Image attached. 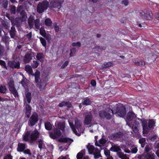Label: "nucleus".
<instances>
[{"mask_svg": "<svg viewBox=\"0 0 159 159\" xmlns=\"http://www.w3.org/2000/svg\"><path fill=\"white\" fill-rule=\"evenodd\" d=\"M106 142L107 140L105 139L102 138L98 141H96L95 144L96 146L101 147L103 146Z\"/></svg>", "mask_w": 159, "mask_h": 159, "instance_id": "18", "label": "nucleus"}, {"mask_svg": "<svg viewBox=\"0 0 159 159\" xmlns=\"http://www.w3.org/2000/svg\"><path fill=\"white\" fill-rule=\"evenodd\" d=\"M38 142L39 147L40 149L43 148L45 146V144L43 141L41 139H40L39 140Z\"/></svg>", "mask_w": 159, "mask_h": 159, "instance_id": "35", "label": "nucleus"}, {"mask_svg": "<svg viewBox=\"0 0 159 159\" xmlns=\"http://www.w3.org/2000/svg\"><path fill=\"white\" fill-rule=\"evenodd\" d=\"M54 26V28L56 32H58L59 30V27L57 25V24L56 23H54L53 24Z\"/></svg>", "mask_w": 159, "mask_h": 159, "instance_id": "51", "label": "nucleus"}, {"mask_svg": "<svg viewBox=\"0 0 159 159\" xmlns=\"http://www.w3.org/2000/svg\"><path fill=\"white\" fill-rule=\"evenodd\" d=\"M133 119L136 120V116L135 114L132 112H130L128 113L127 115L126 120L127 124L129 127L132 128L133 131L135 133H137L138 132V130L137 128L139 123L136 121H134L132 124L130 123V122Z\"/></svg>", "mask_w": 159, "mask_h": 159, "instance_id": "2", "label": "nucleus"}, {"mask_svg": "<svg viewBox=\"0 0 159 159\" xmlns=\"http://www.w3.org/2000/svg\"><path fill=\"white\" fill-rule=\"evenodd\" d=\"M8 85L10 91L13 95L15 97H18V93L14 87L13 81L12 80H11L8 83Z\"/></svg>", "mask_w": 159, "mask_h": 159, "instance_id": "11", "label": "nucleus"}, {"mask_svg": "<svg viewBox=\"0 0 159 159\" xmlns=\"http://www.w3.org/2000/svg\"><path fill=\"white\" fill-rule=\"evenodd\" d=\"M8 64L12 68H20V64L18 62H15V61H9Z\"/></svg>", "mask_w": 159, "mask_h": 159, "instance_id": "17", "label": "nucleus"}, {"mask_svg": "<svg viewBox=\"0 0 159 159\" xmlns=\"http://www.w3.org/2000/svg\"><path fill=\"white\" fill-rule=\"evenodd\" d=\"M133 62L136 65L138 66H144L145 65V61L143 60L138 61L134 60L133 61Z\"/></svg>", "mask_w": 159, "mask_h": 159, "instance_id": "27", "label": "nucleus"}, {"mask_svg": "<svg viewBox=\"0 0 159 159\" xmlns=\"http://www.w3.org/2000/svg\"><path fill=\"white\" fill-rule=\"evenodd\" d=\"M84 153V151L83 150L81 152H79L77 155V159H82Z\"/></svg>", "mask_w": 159, "mask_h": 159, "instance_id": "36", "label": "nucleus"}, {"mask_svg": "<svg viewBox=\"0 0 159 159\" xmlns=\"http://www.w3.org/2000/svg\"><path fill=\"white\" fill-rule=\"evenodd\" d=\"M10 11L11 12L14 14L16 13V7L14 6H11L10 7Z\"/></svg>", "mask_w": 159, "mask_h": 159, "instance_id": "43", "label": "nucleus"}, {"mask_svg": "<svg viewBox=\"0 0 159 159\" xmlns=\"http://www.w3.org/2000/svg\"><path fill=\"white\" fill-rule=\"evenodd\" d=\"M31 111H26L25 116L27 118L29 117L30 115Z\"/></svg>", "mask_w": 159, "mask_h": 159, "instance_id": "54", "label": "nucleus"}, {"mask_svg": "<svg viewBox=\"0 0 159 159\" xmlns=\"http://www.w3.org/2000/svg\"><path fill=\"white\" fill-rule=\"evenodd\" d=\"M95 49H97L98 51H100L102 50H105V48H101L100 47H97L95 48Z\"/></svg>", "mask_w": 159, "mask_h": 159, "instance_id": "62", "label": "nucleus"}, {"mask_svg": "<svg viewBox=\"0 0 159 159\" xmlns=\"http://www.w3.org/2000/svg\"><path fill=\"white\" fill-rule=\"evenodd\" d=\"M90 103L91 102L89 99H86L84 100L83 102V105H89Z\"/></svg>", "mask_w": 159, "mask_h": 159, "instance_id": "45", "label": "nucleus"}, {"mask_svg": "<svg viewBox=\"0 0 159 159\" xmlns=\"http://www.w3.org/2000/svg\"><path fill=\"white\" fill-rule=\"evenodd\" d=\"M46 85V81L41 80V83L38 85V87L41 91H43L45 89V87Z\"/></svg>", "mask_w": 159, "mask_h": 159, "instance_id": "23", "label": "nucleus"}, {"mask_svg": "<svg viewBox=\"0 0 159 159\" xmlns=\"http://www.w3.org/2000/svg\"><path fill=\"white\" fill-rule=\"evenodd\" d=\"M39 135L40 133L36 129L33 131H28L23 135V140L25 141L29 139L34 141L39 138Z\"/></svg>", "mask_w": 159, "mask_h": 159, "instance_id": "4", "label": "nucleus"}, {"mask_svg": "<svg viewBox=\"0 0 159 159\" xmlns=\"http://www.w3.org/2000/svg\"><path fill=\"white\" fill-rule=\"evenodd\" d=\"M27 16L25 12L24 11H22L20 13V20L21 21H24L26 20Z\"/></svg>", "mask_w": 159, "mask_h": 159, "instance_id": "21", "label": "nucleus"}, {"mask_svg": "<svg viewBox=\"0 0 159 159\" xmlns=\"http://www.w3.org/2000/svg\"><path fill=\"white\" fill-rule=\"evenodd\" d=\"M93 121V117L91 114L89 113L85 116L84 120V123L85 125H88L92 123Z\"/></svg>", "mask_w": 159, "mask_h": 159, "instance_id": "14", "label": "nucleus"}, {"mask_svg": "<svg viewBox=\"0 0 159 159\" xmlns=\"http://www.w3.org/2000/svg\"><path fill=\"white\" fill-rule=\"evenodd\" d=\"M104 152L106 156L107 157L110 156V152L109 150H105Z\"/></svg>", "mask_w": 159, "mask_h": 159, "instance_id": "47", "label": "nucleus"}, {"mask_svg": "<svg viewBox=\"0 0 159 159\" xmlns=\"http://www.w3.org/2000/svg\"><path fill=\"white\" fill-rule=\"evenodd\" d=\"M31 59V57L29 54H26L24 58V61L27 63L29 62Z\"/></svg>", "mask_w": 159, "mask_h": 159, "instance_id": "31", "label": "nucleus"}, {"mask_svg": "<svg viewBox=\"0 0 159 159\" xmlns=\"http://www.w3.org/2000/svg\"><path fill=\"white\" fill-rule=\"evenodd\" d=\"M26 36L28 38V39L29 40H30L31 39V37H32V34L31 33H30L29 34H27L26 35Z\"/></svg>", "mask_w": 159, "mask_h": 159, "instance_id": "58", "label": "nucleus"}, {"mask_svg": "<svg viewBox=\"0 0 159 159\" xmlns=\"http://www.w3.org/2000/svg\"><path fill=\"white\" fill-rule=\"evenodd\" d=\"M155 17L159 20V13H157L155 14Z\"/></svg>", "mask_w": 159, "mask_h": 159, "instance_id": "64", "label": "nucleus"}, {"mask_svg": "<svg viewBox=\"0 0 159 159\" xmlns=\"http://www.w3.org/2000/svg\"><path fill=\"white\" fill-rule=\"evenodd\" d=\"M112 63L111 62H105L104 63L103 67L105 68H107L112 66Z\"/></svg>", "mask_w": 159, "mask_h": 159, "instance_id": "38", "label": "nucleus"}, {"mask_svg": "<svg viewBox=\"0 0 159 159\" xmlns=\"http://www.w3.org/2000/svg\"><path fill=\"white\" fill-rule=\"evenodd\" d=\"M58 106L60 107H67L68 108H70L71 107V105L69 102H63L60 103Z\"/></svg>", "mask_w": 159, "mask_h": 159, "instance_id": "24", "label": "nucleus"}, {"mask_svg": "<svg viewBox=\"0 0 159 159\" xmlns=\"http://www.w3.org/2000/svg\"><path fill=\"white\" fill-rule=\"evenodd\" d=\"M72 45L73 47H80L81 46V43L79 42H78L77 43H73Z\"/></svg>", "mask_w": 159, "mask_h": 159, "instance_id": "49", "label": "nucleus"}, {"mask_svg": "<svg viewBox=\"0 0 159 159\" xmlns=\"http://www.w3.org/2000/svg\"><path fill=\"white\" fill-rule=\"evenodd\" d=\"M45 25L48 26H51L52 24V22L49 18H47L45 21Z\"/></svg>", "mask_w": 159, "mask_h": 159, "instance_id": "33", "label": "nucleus"}, {"mask_svg": "<svg viewBox=\"0 0 159 159\" xmlns=\"http://www.w3.org/2000/svg\"><path fill=\"white\" fill-rule=\"evenodd\" d=\"M147 159H154V155H152L151 156H149L148 157H146Z\"/></svg>", "mask_w": 159, "mask_h": 159, "instance_id": "60", "label": "nucleus"}, {"mask_svg": "<svg viewBox=\"0 0 159 159\" xmlns=\"http://www.w3.org/2000/svg\"><path fill=\"white\" fill-rule=\"evenodd\" d=\"M76 52V49L75 48H73L71 49L70 51V56H73V54Z\"/></svg>", "mask_w": 159, "mask_h": 159, "instance_id": "50", "label": "nucleus"}, {"mask_svg": "<svg viewBox=\"0 0 159 159\" xmlns=\"http://www.w3.org/2000/svg\"><path fill=\"white\" fill-rule=\"evenodd\" d=\"M75 126L74 125L73 123L70 121V120H69V124L73 133L76 135H79V134L77 133V132L76 130L75 127L79 131H81L80 127L81 126L82 123L81 122L79 121L77 119H75Z\"/></svg>", "mask_w": 159, "mask_h": 159, "instance_id": "7", "label": "nucleus"}, {"mask_svg": "<svg viewBox=\"0 0 159 159\" xmlns=\"http://www.w3.org/2000/svg\"><path fill=\"white\" fill-rule=\"evenodd\" d=\"M68 64V61H66L65 62V63L62 65L61 67V68H64L66 67V66H67V65Z\"/></svg>", "mask_w": 159, "mask_h": 159, "instance_id": "53", "label": "nucleus"}, {"mask_svg": "<svg viewBox=\"0 0 159 159\" xmlns=\"http://www.w3.org/2000/svg\"><path fill=\"white\" fill-rule=\"evenodd\" d=\"M48 3L47 0L40 2L37 7V11L39 13H42L47 9Z\"/></svg>", "mask_w": 159, "mask_h": 159, "instance_id": "9", "label": "nucleus"}, {"mask_svg": "<svg viewBox=\"0 0 159 159\" xmlns=\"http://www.w3.org/2000/svg\"><path fill=\"white\" fill-rule=\"evenodd\" d=\"M39 65L38 62L36 61H33L32 64V66L34 68H36Z\"/></svg>", "mask_w": 159, "mask_h": 159, "instance_id": "48", "label": "nucleus"}, {"mask_svg": "<svg viewBox=\"0 0 159 159\" xmlns=\"http://www.w3.org/2000/svg\"><path fill=\"white\" fill-rule=\"evenodd\" d=\"M16 30L15 28H12L11 30L10 31V33L11 38H13L15 34Z\"/></svg>", "mask_w": 159, "mask_h": 159, "instance_id": "40", "label": "nucleus"}, {"mask_svg": "<svg viewBox=\"0 0 159 159\" xmlns=\"http://www.w3.org/2000/svg\"><path fill=\"white\" fill-rule=\"evenodd\" d=\"M136 145H133L131 146L130 148L131 150V152L133 153H136L138 151Z\"/></svg>", "mask_w": 159, "mask_h": 159, "instance_id": "30", "label": "nucleus"}, {"mask_svg": "<svg viewBox=\"0 0 159 159\" xmlns=\"http://www.w3.org/2000/svg\"><path fill=\"white\" fill-rule=\"evenodd\" d=\"M111 113L115 114L117 116L122 117L125 115L126 113L125 108L122 104H118L116 102H113L107 105L106 111H100L99 115L102 118L110 119L111 117Z\"/></svg>", "mask_w": 159, "mask_h": 159, "instance_id": "1", "label": "nucleus"}, {"mask_svg": "<svg viewBox=\"0 0 159 159\" xmlns=\"http://www.w3.org/2000/svg\"><path fill=\"white\" fill-rule=\"evenodd\" d=\"M3 159H12V157L11 155H8L6 156Z\"/></svg>", "mask_w": 159, "mask_h": 159, "instance_id": "57", "label": "nucleus"}, {"mask_svg": "<svg viewBox=\"0 0 159 159\" xmlns=\"http://www.w3.org/2000/svg\"><path fill=\"white\" fill-rule=\"evenodd\" d=\"M58 159H70L68 157V155H66L65 157L61 156L58 158Z\"/></svg>", "mask_w": 159, "mask_h": 159, "instance_id": "55", "label": "nucleus"}, {"mask_svg": "<svg viewBox=\"0 0 159 159\" xmlns=\"http://www.w3.org/2000/svg\"><path fill=\"white\" fill-rule=\"evenodd\" d=\"M59 141L60 142L67 143L69 145H70L73 141V140L72 139L65 137L61 138L59 139Z\"/></svg>", "mask_w": 159, "mask_h": 159, "instance_id": "19", "label": "nucleus"}, {"mask_svg": "<svg viewBox=\"0 0 159 159\" xmlns=\"http://www.w3.org/2000/svg\"><path fill=\"white\" fill-rule=\"evenodd\" d=\"M86 147L89 153L93 154L95 158L98 159L101 157L100 151L98 148H95L93 146L90 145V144H89Z\"/></svg>", "mask_w": 159, "mask_h": 159, "instance_id": "6", "label": "nucleus"}, {"mask_svg": "<svg viewBox=\"0 0 159 159\" xmlns=\"http://www.w3.org/2000/svg\"><path fill=\"white\" fill-rule=\"evenodd\" d=\"M140 14L143 18L146 20L150 19L152 16V12L150 10H148L146 13L142 11L140 12Z\"/></svg>", "mask_w": 159, "mask_h": 159, "instance_id": "13", "label": "nucleus"}, {"mask_svg": "<svg viewBox=\"0 0 159 159\" xmlns=\"http://www.w3.org/2000/svg\"><path fill=\"white\" fill-rule=\"evenodd\" d=\"M25 71L29 74L34 75V74L33 73V70L31 66L29 65H27L25 66Z\"/></svg>", "mask_w": 159, "mask_h": 159, "instance_id": "26", "label": "nucleus"}, {"mask_svg": "<svg viewBox=\"0 0 159 159\" xmlns=\"http://www.w3.org/2000/svg\"><path fill=\"white\" fill-rule=\"evenodd\" d=\"M23 152L24 154H28L29 156H30L31 155V151L29 149H27L24 150Z\"/></svg>", "mask_w": 159, "mask_h": 159, "instance_id": "46", "label": "nucleus"}, {"mask_svg": "<svg viewBox=\"0 0 159 159\" xmlns=\"http://www.w3.org/2000/svg\"><path fill=\"white\" fill-rule=\"evenodd\" d=\"M41 43L43 46L45 47L46 45V42L45 39L42 37L39 38Z\"/></svg>", "mask_w": 159, "mask_h": 159, "instance_id": "42", "label": "nucleus"}, {"mask_svg": "<svg viewBox=\"0 0 159 159\" xmlns=\"http://www.w3.org/2000/svg\"><path fill=\"white\" fill-rule=\"evenodd\" d=\"M123 136V134L122 133L119 132L112 135L111 136V138L113 140H115L122 137Z\"/></svg>", "mask_w": 159, "mask_h": 159, "instance_id": "22", "label": "nucleus"}, {"mask_svg": "<svg viewBox=\"0 0 159 159\" xmlns=\"http://www.w3.org/2000/svg\"><path fill=\"white\" fill-rule=\"evenodd\" d=\"M8 5L7 0H0V6H2L6 9Z\"/></svg>", "mask_w": 159, "mask_h": 159, "instance_id": "29", "label": "nucleus"}, {"mask_svg": "<svg viewBox=\"0 0 159 159\" xmlns=\"http://www.w3.org/2000/svg\"><path fill=\"white\" fill-rule=\"evenodd\" d=\"M26 148V145L25 143H19L18 145L17 150L20 152H23Z\"/></svg>", "mask_w": 159, "mask_h": 159, "instance_id": "25", "label": "nucleus"}, {"mask_svg": "<svg viewBox=\"0 0 159 159\" xmlns=\"http://www.w3.org/2000/svg\"><path fill=\"white\" fill-rule=\"evenodd\" d=\"M141 121L144 133H147L150 129H153L155 126V122L153 120H149L148 125L147 120H143Z\"/></svg>", "mask_w": 159, "mask_h": 159, "instance_id": "5", "label": "nucleus"}, {"mask_svg": "<svg viewBox=\"0 0 159 159\" xmlns=\"http://www.w3.org/2000/svg\"><path fill=\"white\" fill-rule=\"evenodd\" d=\"M117 154L120 158L121 159H129V158L127 156L126 154H125L124 153L121 152H118L117 153Z\"/></svg>", "mask_w": 159, "mask_h": 159, "instance_id": "28", "label": "nucleus"}, {"mask_svg": "<svg viewBox=\"0 0 159 159\" xmlns=\"http://www.w3.org/2000/svg\"><path fill=\"white\" fill-rule=\"evenodd\" d=\"M110 150L111 151L116 152L117 153L118 152H120L121 150L120 147L116 145H112L110 148Z\"/></svg>", "mask_w": 159, "mask_h": 159, "instance_id": "20", "label": "nucleus"}, {"mask_svg": "<svg viewBox=\"0 0 159 159\" xmlns=\"http://www.w3.org/2000/svg\"><path fill=\"white\" fill-rule=\"evenodd\" d=\"M6 91V88L4 86H0V93H4Z\"/></svg>", "mask_w": 159, "mask_h": 159, "instance_id": "41", "label": "nucleus"}, {"mask_svg": "<svg viewBox=\"0 0 159 159\" xmlns=\"http://www.w3.org/2000/svg\"><path fill=\"white\" fill-rule=\"evenodd\" d=\"M56 129L53 132L50 133V136L53 139H55L60 137L61 133L60 130L62 131L64 130L65 127V123L64 122H57L55 123Z\"/></svg>", "mask_w": 159, "mask_h": 159, "instance_id": "3", "label": "nucleus"}, {"mask_svg": "<svg viewBox=\"0 0 159 159\" xmlns=\"http://www.w3.org/2000/svg\"><path fill=\"white\" fill-rule=\"evenodd\" d=\"M37 59L40 61L43 62V55L41 53H38L37 54L36 56Z\"/></svg>", "mask_w": 159, "mask_h": 159, "instance_id": "37", "label": "nucleus"}, {"mask_svg": "<svg viewBox=\"0 0 159 159\" xmlns=\"http://www.w3.org/2000/svg\"><path fill=\"white\" fill-rule=\"evenodd\" d=\"M31 94L30 92H27L25 94V97L24 98V102L25 104H26L25 110L26 111H31V107L28 104H26L27 102L28 103H30L31 102Z\"/></svg>", "mask_w": 159, "mask_h": 159, "instance_id": "10", "label": "nucleus"}, {"mask_svg": "<svg viewBox=\"0 0 159 159\" xmlns=\"http://www.w3.org/2000/svg\"><path fill=\"white\" fill-rule=\"evenodd\" d=\"M38 121V117L37 114L35 113H34L30 117L28 124L29 125L33 126Z\"/></svg>", "mask_w": 159, "mask_h": 159, "instance_id": "12", "label": "nucleus"}, {"mask_svg": "<svg viewBox=\"0 0 159 159\" xmlns=\"http://www.w3.org/2000/svg\"><path fill=\"white\" fill-rule=\"evenodd\" d=\"M28 23L30 28L33 27L34 24L36 29H39V28L40 25L39 20V19L34 20L33 16H30L29 18Z\"/></svg>", "mask_w": 159, "mask_h": 159, "instance_id": "8", "label": "nucleus"}, {"mask_svg": "<svg viewBox=\"0 0 159 159\" xmlns=\"http://www.w3.org/2000/svg\"><path fill=\"white\" fill-rule=\"evenodd\" d=\"M151 150V148L149 146H146L145 148V150L146 152L144 153V154L142 155L141 158H144L145 159H147L146 157H148L149 156H150L152 155H154V157L155 155L154 154H152V153H148V152Z\"/></svg>", "mask_w": 159, "mask_h": 159, "instance_id": "16", "label": "nucleus"}, {"mask_svg": "<svg viewBox=\"0 0 159 159\" xmlns=\"http://www.w3.org/2000/svg\"><path fill=\"white\" fill-rule=\"evenodd\" d=\"M22 75L23 76V80L21 81V83L23 85H24V83L26 81V79L25 77H24L23 75Z\"/></svg>", "mask_w": 159, "mask_h": 159, "instance_id": "56", "label": "nucleus"}, {"mask_svg": "<svg viewBox=\"0 0 159 159\" xmlns=\"http://www.w3.org/2000/svg\"><path fill=\"white\" fill-rule=\"evenodd\" d=\"M122 149L124 150L125 152L129 153L130 152V151L128 149H125L123 148Z\"/></svg>", "mask_w": 159, "mask_h": 159, "instance_id": "61", "label": "nucleus"}, {"mask_svg": "<svg viewBox=\"0 0 159 159\" xmlns=\"http://www.w3.org/2000/svg\"><path fill=\"white\" fill-rule=\"evenodd\" d=\"M39 75H40V72L39 71H36L35 72L34 76L35 78V82L36 83L38 82L39 78Z\"/></svg>", "mask_w": 159, "mask_h": 159, "instance_id": "34", "label": "nucleus"}, {"mask_svg": "<svg viewBox=\"0 0 159 159\" xmlns=\"http://www.w3.org/2000/svg\"><path fill=\"white\" fill-rule=\"evenodd\" d=\"M0 64L2 66H4L5 64L4 61L0 60Z\"/></svg>", "mask_w": 159, "mask_h": 159, "instance_id": "63", "label": "nucleus"}, {"mask_svg": "<svg viewBox=\"0 0 159 159\" xmlns=\"http://www.w3.org/2000/svg\"><path fill=\"white\" fill-rule=\"evenodd\" d=\"M39 31H40V34L42 35L43 36H45V35H46L45 31V30H44V29L43 28H41L39 29Z\"/></svg>", "mask_w": 159, "mask_h": 159, "instance_id": "44", "label": "nucleus"}, {"mask_svg": "<svg viewBox=\"0 0 159 159\" xmlns=\"http://www.w3.org/2000/svg\"><path fill=\"white\" fill-rule=\"evenodd\" d=\"M91 84L93 86H95L96 85V82L95 80H93L91 81Z\"/></svg>", "mask_w": 159, "mask_h": 159, "instance_id": "59", "label": "nucleus"}, {"mask_svg": "<svg viewBox=\"0 0 159 159\" xmlns=\"http://www.w3.org/2000/svg\"><path fill=\"white\" fill-rule=\"evenodd\" d=\"M122 3L125 6H127L129 4V2L128 0H124L122 1Z\"/></svg>", "mask_w": 159, "mask_h": 159, "instance_id": "52", "label": "nucleus"}, {"mask_svg": "<svg viewBox=\"0 0 159 159\" xmlns=\"http://www.w3.org/2000/svg\"><path fill=\"white\" fill-rule=\"evenodd\" d=\"M63 2V0H61L60 1H52L50 3V7L51 8H57L59 9L61 7V3Z\"/></svg>", "mask_w": 159, "mask_h": 159, "instance_id": "15", "label": "nucleus"}, {"mask_svg": "<svg viewBox=\"0 0 159 159\" xmlns=\"http://www.w3.org/2000/svg\"><path fill=\"white\" fill-rule=\"evenodd\" d=\"M145 138H141L139 140V142L141 144V146L143 148L144 146L145 142Z\"/></svg>", "mask_w": 159, "mask_h": 159, "instance_id": "39", "label": "nucleus"}, {"mask_svg": "<svg viewBox=\"0 0 159 159\" xmlns=\"http://www.w3.org/2000/svg\"><path fill=\"white\" fill-rule=\"evenodd\" d=\"M45 129L48 130H50L52 128V125L51 123L48 122L45 123Z\"/></svg>", "mask_w": 159, "mask_h": 159, "instance_id": "32", "label": "nucleus"}]
</instances>
